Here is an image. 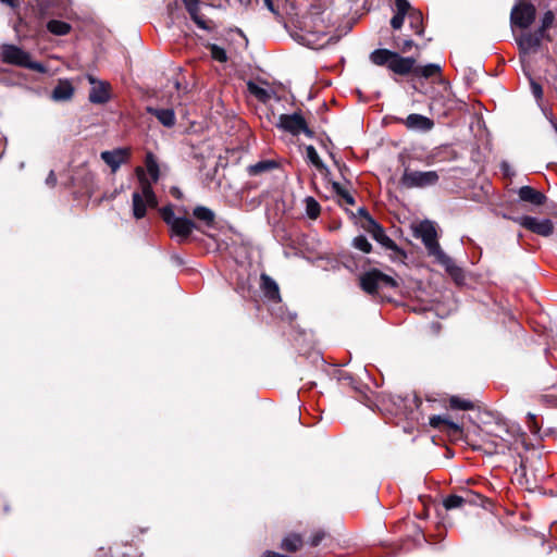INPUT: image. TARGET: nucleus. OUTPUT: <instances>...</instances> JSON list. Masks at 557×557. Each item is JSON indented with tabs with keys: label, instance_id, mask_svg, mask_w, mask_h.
<instances>
[{
	"label": "nucleus",
	"instance_id": "obj_1",
	"mask_svg": "<svg viewBox=\"0 0 557 557\" xmlns=\"http://www.w3.org/2000/svg\"><path fill=\"white\" fill-rule=\"evenodd\" d=\"M369 59L374 65L385 66L389 72L401 77L430 79L442 76L441 65L435 63L420 65L417 63V58L404 57L386 48L373 50Z\"/></svg>",
	"mask_w": 557,
	"mask_h": 557
},
{
	"label": "nucleus",
	"instance_id": "obj_2",
	"mask_svg": "<svg viewBox=\"0 0 557 557\" xmlns=\"http://www.w3.org/2000/svg\"><path fill=\"white\" fill-rule=\"evenodd\" d=\"M0 57L1 61L5 64L24 67L38 73L47 72V67L42 63L33 61L27 51L15 45L3 44L1 46Z\"/></svg>",
	"mask_w": 557,
	"mask_h": 557
},
{
	"label": "nucleus",
	"instance_id": "obj_3",
	"mask_svg": "<svg viewBox=\"0 0 557 557\" xmlns=\"http://www.w3.org/2000/svg\"><path fill=\"white\" fill-rule=\"evenodd\" d=\"M360 288L369 294L376 295L383 288H397L398 283L379 269H370L359 276Z\"/></svg>",
	"mask_w": 557,
	"mask_h": 557
},
{
	"label": "nucleus",
	"instance_id": "obj_4",
	"mask_svg": "<svg viewBox=\"0 0 557 557\" xmlns=\"http://www.w3.org/2000/svg\"><path fill=\"white\" fill-rule=\"evenodd\" d=\"M361 227L385 249L393 251L395 253L394 259L404 260L407 258L406 251L398 247L397 244L386 235L384 227L379 222L375 220L361 222Z\"/></svg>",
	"mask_w": 557,
	"mask_h": 557
},
{
	"label": "nucleus",
	"instance_id": "obj_5",
	"mask_svg": "<svg viewBox=\"0 0 557 557\" xmlns=\"http://www.w3.org/2000/svg\"><path fill=\"white\" fill-rule=\"evenodd\" d=\"M413 235L416 238H420L422 240L430 256L436 258L444 252L440 246L435 226L431 221H422L417 227H414Z\"/></svg>",
	"mask_w": 557,
	"mask_h": 557
},
{
	"label": "nucleus",
	"instance_id": "obj_6",
	"mask_svg": "<svg viewBox=\"0 0 557 557\" xmlns=\"http://www.w3.org/2000/svg\"><path fill=\"white\" fill-rule=\"evenodd\" d=\"M276 127L294 135L298 136L304 133L307 137L313 138L314 132L308 127L305 117L300 112H294L293 114H281Z\"/></svg>",
	"mask_w": 557,
	"mask_h": 557
},
{
	"label": "nucleus",
	"instance_id": "obj_7",
	"mask_svg": "<svg viewBox=\"0 0 557 557\" xmlns=\"http://www.w3.org/2000/svg\"><path fill=\"white\" fill-rule=\"evenodd\" d=\"M440 180L436 171H410L406 169L400 177L399 184L405 188H424L435 185Z\"/></svg>",
	"mask_w": 557,
	"mask_h": 557
},
{
	"label": "nucleus",
	"instance_id": "obj_8",
	"mask_svg": "<svg viewBox=\"0 0 557 557\" xmlns=\"http://www.w3.org/2000/svg\"><path fill=\"white\" fill-rule=\"evenodd\" d=\"M71 183L82 196L90 198L96 191L95 175L85 165L77 166L73 171Z\"/></svg>",
	"mask_w": 557,
	"mask_h": 557
},
{
	"label": "nucleus",
	"instance_id": "obj_9",
	"mask_svg": "<svg viewBox=\"0 0 557 557\" xmlns=\"http://www.w3.org/2000/svg\"><path fill=\"white\" fill-rule=\"evenodd\" d=\"M535 17V5L530 2L521 1L511 9L510 23L521 29H527L533 24Z\"/></svg>",
	"mask_w": 557,
	"mask_h": 557
},
{
	"label": "nucleus",
	"instance_id": "obj_10",
	"mask_svg": "<svg viewBox=\"0 0 557 557\" xmlns=\"http://www.w3.org/2000/svg\"><path fill=\"white\" fill-rule=\"evenodd\" d=\"M515 221L525 230L544 237L550 236L555 228L554 223L549 219L539 221L534 216L523 215L517 218Z\"/></svg>",
	"mask_w": 557,
	"mask_h": 557
},
{
	"label": "nucleus",
	"instance_id": "obj_11",
	"mask_svg": "<svg viewBox=\"0 0 557 557\" xmlns=\"http://www.w3.org/2000/svg\"><path fill=\"white\" fill-rule=\"evenodd\" d=\"M92 85L89 90L88 99L94 104H104L111 99V85L106 81H99L92 75L87 76Z\"/></svg>",
	"mask_w": 557,
	"mask_h": 557
},
{
	"label": "nucleus",
	"instance_id": "obj_12",
	"mask_svg": "<svg viewBox=\"0 0 557 557\" xmlns=\"http://www.w3.org/2000/svg\"><path fill=\"white\" fill-rule=\"evenodd\" d=\"M395 123L403 124L409 131L429 132L434 127V121L428 116L418 113H411L407 117L392 116Z\"/></svg>",
	"mask_w": 557,
	"mask_h": 557
},
{
	"label": "nucleus",
	"instance_id": "obj_13",
	"mask_svg": "<svg viewBox=\"0 0 557 557\" xmlns=\"http://www.w3.org/2000/svg\"><path fill=\"white\" fill-rule=\"evenodd\" d=\"M429 424L448 436L461 437L462 426L450 419L449 414H436L429 419Z\"/></svg>",
	"mask_w": 557,
	"mask_h": 557
},
{
	"label": "nucleus",
	"instance_id": "obj_14",
	"mask_svg": "<svg viewBox=\"0 0 557 557\" xmlns=\"http://www.w3.org/2000/svg\"><path fill=\"white\" fill-rule=\"evenodd\" d=\"M194 230H199V227L188 218H178L170 226L171 236H175L178 244L187 242Z\"/></svg>",
	"mask_w": 557,
	"mask_h": 557
},
{
	"label": "nucleus",
	"instance_id": "obj_15",
	"mask_svg": "<svg viewBox=\"0 0 557 557\" xmlns=\"http://www.w3.org/2000/svg\"><path fill=\"white\" fill-rule=\"evenodd\" d=\"M186 11L188 12L191 21L201 29L212 32L215 29V24L212 20L205 18L200 14L199 3L200 0H182Z\"/></svg>",
	"mask_w": 557,
	"mask_h": 557
},
{
	"label": "nucleus",
	"instance_id": "obj_16",
	"mask_svg": "<svg viewBox=\"0 0 557 557\" xmlns=\"http://www.w3.org/2000/svg\"><path fill=\"white\" fill-rule=\"evenodd\" d=\"M100 157L103 162L110 166L112 173H115L123 163L129 160L131 150L128 148L106 150L101 152Z\"/></svg>",
	"mask_w": 557,
	"mask_h": 557
},
{
	"label": "nucleus",
	"instance_id": "obj_17",
	"mask_svg": "<svg viewBox=\"0 0 557 557\" xmlns=\"http://www.w3.org/2000/svg\"><path fill=\"white\" fill-rule=\"evenodd\" d=\"M260 288L268 300L273 302L282 300L277 283L267 273L260 275Z\"/></svg>",
	"mask_w": 557,
	"mask_h": 557
},
{
	"label": "nucleus",
	"instance_id": "obj_18",
	"mask_svg": "<svg viewBox=\"0 0 557 557\" xmlns=\"http://www.w3.org/2000/svg\"><path fill=\"white\" fill-rule=\"evenodd\" d=\"M435 259L441 265L445 268V271L456 283H461L465 280L462 269L458 267L448 255L442 252Z\"/></svg>",
	"mask_w": 557,
	"mask_h": 557
},
{
	"label": "nucleus",
	"instance_id": "obj_19",
	"mask_svg": "<svg viewBox=\"0 0 557 557\" xmlns=\"http://www.w3.org/2000/svg\"><path fill=\"white\" fill-rule=\"evenodd\" d=\"M520 54L527 55L536 52L542 42L536 35L532 33H523L520 37L516 38Z\"/></svg>",
	"mask_w": 557,
	"mask_h": 557
},
{
	"label": "nucleus",
	"instance_id": "obj_20",
	"mask_svg": "<svg viewBox=\"0 0 557 557\" xmlns=\"http://www.w3.org/2000/svg\"><path fill=\"white\" fill-rule=\"evenodd\" d=\"M74 87L69 79H60L53 88L51 98L54 101H69L74 96Z\"/></svg>",
	"mask_w": 557,
	"mask_h": 557
},
{
	"label": "nucleus",
	"instance_id": "obj_21",
	"mask_svg": "<svg viewBox=\"0 0 557 557\" xmlns=\"http://www.w3.org/2000/svg\"><path fill=\"white\" fill-rule=\"evenodd\" d=\"M519 198L524 201L535 206H543L546 202V196L536 190L531 186H522L518 191Z\"/></svg>",
	"mask_w": 557,
	"mask_h": 557
},
{
	"label": "nucleus",
	"instance_id": "obj_22",
	"mask_svg": "<svg viewBox=\"0 0 557 557\" xmlns=\"http://www.w3.org/2000/svg\"><path fill=\"white\" fill-rule=\"evenodd\" d=\"M146 111L156 116L157 120L165 127H173L175 125L176 117L173 109L147 107Z\"/></svg>",
	"mask_w": 557,
	"mask_h": 557
},
{
	"label": "nucleus",
	"instance_id": "obj_23",
	"mask_svg": "<svg viewBox=\"0 0 557 557\" xmlns=\"http://www.w3.org/2000/svg\"><path fill=\"white\" fill-rule=\"evenodd\" d=\"M338 380L350 385L358 393V396H356V398L367 407L372 408L373 403L370 396L366 391L359 388V382H357L351 374L347 372H341Z\"/></svg>",
	"mask_w": 557,
	"mask_h": 557
},
{
	"label": "nucleus",
	"instance_id": "obj_24",
	"mask_svg": "<svg viewBox=\"0 0 557 557\" xmlns=\"http://www.w3.org/2000/svg\"><path fill=\"white\" fill-rule=\"evenodd\" d=\"M305 29L309 33H324L326 26L321 17V12L311 10L304 21Z\"/></svg>",
	"mask_w": 557,
	"mask_h": 557
},
{
	"label": "nucleus",
	"instance_id": "obj_25",
	"mask_svg": "<svg viewBox=\"0 0 557 557\" xmlns=\"http://www.w3.org/2000/svg\"><path fill=\"white\" fill-rule=\"evenodd\" d=\"M280 168V163L275 160H261L255 164H250L247 168V172L250 176H258L263 173L271 172Z\"/></svg>",
	"mask_w": 557,
	"mask_h": 557
},
{
	"label": "nucleus",
	"instance_id": "obj_26",
	"mask_svg": "<svg viewBox=\"0 0 557 557\" xmlns=\"http://www.w3.org/2000/svg\"><path fill=\"white\" fill-rule=\"evenodd\" d=\"M302 544L304 541L300 534L289 533L282 540L280 548L288 553H296L301 548Z\"/></svg>",
	"mask_w": 557,
	"mask_h": 557
},
{
	"label": "nucleus",
	"instance_id": "obj_27",
	"mask_svg": "<svg viewBox=\"0 0 557 557\" xmlns=\"http://www.w3.org/2000/svg\"><path fill=\"white\" fill-rule=\"evenodd\" d=\"M193 215L198 221L203 222L208 227H213L215 224V213L208 207H195L193 210Z\"/></svg>",
	"mask_w": 557,
	"mask_h": 557
},
{
	"label": "nucleus",
	"instance_id": "obj_28",
	"mask_svg": "<svg viewBox=\"0 0 557 557\" xmlns=\"http://www.w3.org/2000/svg\"><path fill=\"white\" fill-rule=\"evenodd\" d=\"M133 215L136 220H140L147 214V203L139 191L132 195Z\"/></svg>",
	"mask_w": 557,
	"mask_h": 557
},
{
	"label": "nucleus",
	"instance_id": "obj_29",
	"mask_svg": "<svg viewBox=\"0 0 557 557\" xmlns=\"http://www.w3.org/2000/svg\"><path fill=\"white\" fill-rule=\"evenodd\" d=\"M409 26L416 35L422 36L424 34L423 14L420 10L416 9L407 16Z\"/></svg>",
	"mask_w": 557,
	"mask_h": 557
},
{
	"label": "nucleus",
	"instance_id": "obj_30",
	"mask_svg": "<svg viewBox=\"0 0 557 557\" xmlns=\"http://www.w3.org/2000/svg\"><path fill=\"white\" fill-rule=\"evenodd\" d=\"M47 14V9L39 4L37 10L38 23L36 25H30V23L26 22L23 17H18L20 25L26 27L27 32L32 35L39 34L41 32V21L45 18Z\"/></svg>",
	"mask_w": 557,
	"mask_h": 557
},
{
	"label": "nucleus",
	"instance_id": "obj_31",
	"mask_svg": "<svg viewBox=\"0 0 557 557\" xmlns=\"http://www.w3.org/2000/svg\"><path fill=\"white\" fill-rule=\"evenodd\" d=\"M392 47L395 49L394 51L398 52L400 55L409 52L413 47L419 49V46L416 45L412 39H401L399 36H393Z\"/></svg>",
	"mask_w": 557,
	"mask_h": 557
},
{
	"label": "nucleus",
	"instance_id": "obj_32",
	"mask_svg": "<svg viewBox=\"0 0 557 557\" xmlns=\"http://www.w3.org/2000/svg\"><path fill=\"white\" fill-rule=\"evenodd\" d=\"M136 174H137V177H138V181L140 183V194L143 196V198H151V196L153 194H156L153 191V188H152V185H151V182H149V180L146 177V174L143 170V168L138 166L136 168Z\"/></svg>",
	"mask_w": 557,
	"mask_h": 557
},
{
	"label": "nucleus",
	"instance_id": "obj_33",
	"mask_svg": "<svg viewBox=\"0 0 557 557\" xmlns=\"http://www.w3.org/2000/svg\"><path fill=\"white\" fill-rule=\"evenodd\" d=\"M47 29L55 36H64L71 32L72 27L64 21L51 20L47 23Z\"/></svg>",
	"mask_w": 557,
	"mask_h": 557
},
{
	"label": "nucleus",
	"instance_id": "obj_34",
	"mask_svg": "<svg viewBox=\"0 0 557 557\" xmlns=\"http://www.w3.org/2000/svg\"><path fill=\"white\" fill-rule=\"evenodd\" d=\"M460 492L463 497L465 506H483L484 502L486 500V498L483 495L471 490L461 488Z\"/></svg>",
	"mask_w": 557,
	"mask_h": 557
},
{
	"label": "nucleus",
	"instance_id": "obj_35",
	"mask_svg": "<svg viewBox=\"0 0 557 557\" xmlns=\"http://www.w3.org/2000/svg\"><path fill=\"white\" fill-rule=\"evenodd\" d=\"M447 406L451 410H463V411H467V410H473L474 409V404L471 400L461 398L459 396H450L448 398V405Z\"/></svg>",
	"mask_w": 557,
	"mask_h": 557
},
{
	"label": "nucleus",
	"instance_id": "obj_36",
	"mask_svg": "<svg viewBox=\"0 0 557 557\" xmlns=\"http://www.w3.org/2000/svg\"><path fill=\"white\" fill-rule=\"evenodd\" d=\"M145 164L152 183H157L160 177V169L154 156L151 152L147 153Z\"/></svg>",
	"mask_w": 557,
	"mask_h": 557
},
{
	"label": "nucleus",
	"instance_id": "obj_37",
	"mask_svg": "<svg viewBox=\"0 0 557 557\" xmlns=\"http://www.w3.org/2000/svg\"><path fill=\"white\" fill-rule=\"evenodd\" d=\"M247 89L252 96H255L259 101L263 103L268 102L271 99V94L269 90L260 87L251 81L247 83Z\"/></svg>",
	"mask_w": 557,
	"mask_h": 557
},
{
	"label": "nucleus",
	"instance_id": "obj_38",
	"mask_svg": "<svg viewBox=\"0 0 557 557\" xmlns=\"http://www.w3.org/2000/svg\"><path fill=\"white\" fill-rule=\"evenodd\" d=\"M332 188L334 193L341 198L338 203L342 206L343 202L354 206L355 205V198L354 196L345 189L338 182L332 183Z\"/></svg>",
	"mask_w": 557,
	"mask_h": 557
},
{
	"label": "nucleus",
	"instance_id": "obj_39",
	"mask_svg": "<svg viewBox=\"0 0 557 557\" xmlns=\"http://www.w3.org/2000/svg\"><path fill=\"white\" fill-rule=\"evenodd\" d=\"M443 506L446 510L463 508L465 504L461 493L448 495L446 498H444Z\"/></svg>",
	"mask_w": 557,
	"mask_h": 557
},
{
	"label": "nucleus",
	"instance_id": "obj_40",
	"mask_svg": "<svg viewBox=\"0 0 557 557\" xmlns=\"http://www.w3.org/2000/svg\"><path fill=\"white\" fill-rule=\"evenodd\" d=\"M306 202V213L309 219L315 220L321 213V206L313 197H307L305 199Z\"/></svg>",
	"mask_w": 557,
	"mask_h": 557
},
{
	"label": "nucleus",
	"instance_id": "obj_41",
	"mask_svg": "<svg viewBox=\"0 0 557 557\" xmlns=\"http://www.w3.org/2000/svg\"><path fill=\"white\" fill-rule=\"evenodd\" d=\"M307 159L311 162L317 170H324L325 164L319 157L315 148L312 145L306 147Z\"/></svg>",
	"mask_w": 557,
	"mask_h": 557
},
{
	"label": "nucleus",
	"instance_id": "obj_42",
	"mask_svg": "<svg viewBox=\"0 0 557 557\" xmlns=\"http://www.w3.org/2000/svg\"><path fill=\"white\" fill-rule=\"evenodd\" d=\"M207 48L210 50V54L213 60L220 63H224L227 61V54L224 48L215 44H209Z\"/></svg>",
	"mask_w": 557,
	"mask_h": 557
},
{
	"label": "nucleus",
	"instance_id": "obj_43",
	"mask_svg": "<svg viewBox=\"0 0 557 557\" xmlns=\"http://www.w3.org/2000/svg\"><path fill=\"white\" fill-rule=\"evenodd\" d=\"M352 246L364 253H370L372 251V245L364 235L355 237L352 240Z\"/></svg>",
	"mask_w": 557,
	"mask_h": 557
},
{
	"label": "nucleus",
	"instance_id": "obj_44",
	"mask_svg": "<svg viewBox=\"0 0 557 557\" xmlns=\"http://www.w3.org/2000/svg\"><path fill=\"white\" fill-rule=\"evenodd\" d=\"M160 215L168 226H171L178 219L175 216L173 205L171 203L160 209Z\"/></svg>",
	"mask_w": 557,
	"mask_h": 557
},
{
	"label": "nucleus",
	"instance_id": "obj_45",
	"mask_svg": "<svg viewBox=\"0 0 557 557\" xmlns=\"http://www.w3.org/2000/svg\"><path fill=\"white\" fill-rule=\"evenodd\" d=\"M395 8L397 13L404 14L406 16H408L412 10H416L411 7L408 0H395Z\"/></svg>",
	"mask_w": 557,
	"mask_h": 557
},
{
	"label": "nucleus",
	"instance_id": "obj_46",
	"mask_svg": "<svg viewBox=\"0 0 557 557\" xmlns=\"http://www.w3.org/2000/svg\"><path fill=\"white\" fill-rule=\"evenodd\" d=\"M529 79H530V88H531V91H532L534 98L537 101H541L544 96L542 85L539 82H536L535 79H533L532 77H529Z\"/></svg>",
	"mask_w": 557,
	"mask_h": 557
},
{
	"label": "nucleus",
	"instance_id": "obj_47",
	"mask_svg": "<svg viewBox=\"0 0 557 557\" xmlns=\"http://www.w3.org/2000/svg\"><path fill=\"white\" fill-rule=\"evenodd\" d=\"M527 418H528L527 424H528L529 431L533 434H537L541 430V425L537 422L536 416L532 414V413H528Z\"/></svg>",
	"mask_w": 557,
	"mask_h": 557
},
{
	"label": "nucleus",
	"instance_id": "obj_48",
	"mask_svg": "<svg viewBox=\"0 0 557 557\" xmlns=\"http://www.w3.org/2000/svg\"><path fill=\"white\" fill-rule=\"evenodd\" d=\"M329 156L333 160L334 164L337 166L342 177L345 180L346 178V173L349 172V168L346 165V163L341 162L339 160H337L335 154L332 151H329Z\"/></svg>",
	"mask_w": 557,
	"mask_h": 557
},
{
	"label": "nucleus",
	"instance_id": "obj_49",
	"mask_svg": "<svg viewBox=\"0 0 557 557\" xmlns=\"http://www.w3.org/2000/svg\"><path fill=\"white\" fill-rule=\"evenodd\" d=\"M554 21H555V14L553 11L548 10L544 13V15L541 20V25L543 26V28L549 29L553 26Z\"/></svg>",
	"mask_w": 557,
	"mask_h": 557
},
{
	"label": "nucleus",
	"instance_id": "obj_50",
	"mask_svg": "<svg viewBox=\"0 0 557 557\" xmlns=\"http://www.w3.org/2000/svg\"><path fill=\"white\" fill-rule=\"evenodd\" d=\"M406 15L395 12L394 16L391 20V26L394 29H400L404 25Z\"/></svg>",
	"mask_w": 557,
	"mask_h": 557
},
{
	"label": "nucleus",
	"instance_id": "obj_51",
	"mask_svg": "<svg viewBox=\"0 0 557 557\" xmlns=\"http://www.w3.org/2000/svg\"><path fill=\"white\" fill-rule=\"evenodd\" d=\"M547 28H543L541 25L536 30H534L532 34L536 35L539 40L542 42L543 39H546L548 41H552L550 35L547 33Z\"/></svg>",
	"mask_w": 557,
	"mask_h": 557
},
{
	"label": "nucleus",
	"instance_id": "obj_52",
	"mask_svg": "<svg viewBox=\"0 0 557 557\" xmlns=\"http://www.w3.org/2000/svg\"><path fill=\"white\" fill-rule=\"evenodd\" d=\"M263 2H264V5L268 8V10L270 12H272L277 20L282 18V15H281V13L278 11V7L275 5L273 0H263Z\"/></svg>",
	"mask_w": 557,
	"mask_h": 557
},
{
	"label": "nucleus",
	"instance_id": "obj_53",
	"mask_svg": "<svg viewBox=\"0 0 557 557\" xmlns=\"http://www.w3.org/2000/svg\"><path fill=\"white\" fill-rule=\"evenodd\" d=\"M325 537V533L324 531H317L310 539V545L312 547H317L320 545V543L323 541V539Z\"/></svg>",
	"mask_w": 557,
	"mask_h": 557
},
{
	"label": "nucleus",
	"instance_id": "obj_54",
	"mask_svg": "<svg viewBox=\"0 0 557 557\" xmlns=\"http://www.w3.org/2000/svg\"><path fill=\"white\" fill-rule=\"evenodd\" d=\"M357 215L363 219L362 222H369V220H374L366 207H360L357 210Z\"/></svg>",
	"mask_w": 557,
	"mask_h": 557
},
{
	"label": "nucleus",
	"instance_id": "obj_55",
	"mask_svg": "<svg viewBox=\"0 0 557 557\" xmlns=\"http://www.w3.org/2000/svg\"><path fill=\"white\" fill-rule=\"evenodd\" d=\"M403 400L404 401H409L410 404H412L414 406L416 409H419L420 406L422 405L421 398L419 396H417L416 394L412 395L411 397L407 396Z\"/></svg>",
	"mask_w": 557,
	"mask_h": 557
},
{
	"label": "nucleus",
	"instance_id": "obj_56",
	"mask_svg": "<svg viewBox=\"0 0 557 557\" xmlns=\"http://www.w3.org/2000/svg\"><path fill=\"white\" fill-rule=\"evenodd\" d=\"M178 10V2L177 0L171 1L166 4V12L168 14L173 17L175 15V12Z\"/></svg>",
	"mask_w": 557,
	"mask_h": 557
},
{
	"label": "nucleus",
	"instance_id": "obj_57",
	"mask_svg": "<svg viewBox=\"0 0 557 557\" xmlns=\"http://www.w3.org/2000/svg\"><path fill=\"white\" fill-rule=\"evenodd\" d=\"M500 170H502L503 174H504L505 176H507V177H510V176H512V175L515 174V173L511 171V166H510V165H509V163H508V162H506V161H503V162L500 163Z\"/></svg>",
	"mask_w": 557,
	"mask_h": 557
},
{
	"label": "nucleus",
	"instance_id": "obj_58",
	"mask_svg": "<svg viewBox=\"0 0 557 557\" xmlns=\"http://www.w3.org/2000/svg\"><path fill=\"white\" fill-rule=\"evenodd\" d=\"M119 191L117 189L113 190L110 194L104 193L100 199L98 200V205H100L102 201H110L113 200L117 196Z\"/></svg>",
	"mask_w": 557,
	"mask_h": 557
},
{
	"label": "nucleus",
	"instance_id": "obj_59",
	"mask_svg": "<svg viewBox=\"0 0 557 557\" xmlns=\"http://www.w3.org/2000/svg\"><path fill=\"white\" fill-rule=\"evenodd\" d=\"M46 184L50 187H54L55 184H57V176H55V173L53 171H50V173L48 174L47 178H46Z\"/></svg>",
	"mask_w": 557,
	"mask_h": 557
},
{
	"label": "nucleus",
	"instance_id": "obj_60",
	"mask_svg": "<svg viewBox=\"0 0 557 557\" xmlns=\"http://www.w3.org/2000/svg\"><path fill=\"white\" fill-rule=\"evenodd\" d=\"M145 200L148 208L154 209L158 207V199L156 194H153L151 198H145Z\"/></svg>",
	"mask_w": 557,
	"mask_h": 557
},
{
	"label": "nucleus",
	"instance_id": "obj_61",
	"mask_svg": "<svg viewBox=\"0 0 557 557\" xmlns=\"http://www.w3.org/2000/svg\"><path fill=\"white\" fill-rule=\"evenodd\" d=\"M2 3H5L13 10H16L20 8V1L18 0H0Z\"/></svg>",
	"mask_w": 557,
	"mask_h": 557
},
{
	"label": "nucleus",
	"instance_id": "obj_62",
	"mask_svg": "<svg viewBox=\"0 0 557 557\" xmlns=\"http://www.w3.org/2000/svg\"><path fill=\"white\" fill-rule=\"evenodd\" d=\"M320 144L322 145V147H324V148L327 150V152H329V151H331V150L329 149V146L334 147V145H333V143H332L331 138H330V137H327V136L325 137V139L321 138V139H320Z\"/></svg>",
	"mask_w": 557,
	"mask_h": 557
},
{
	"label": "nucleus",
	"instance_id": "obj_63",
	"mask_svg": "<svg viewBox=\"0 0 557 557\" xmlns=\"http://www.w3.org/2000/svg\"><path fill=\"white\" fill-rule=\"evenodd\" d=\"M323 176L324 178L329 182V183H333V181L331 180V172L329 170V168L325 165V169L324 170H318Z\"/></svg>",
	"mask_w": 557,
	"mask_h": 557
},
{
	"label": "nucleus",
	"instance_id": "obj_64",
	"mask_svg": "<svg viewBox=\"0 0 557 557\" xmlns=\"http://www.w3.org/2000/svg\"><path fill=\"white\" fill-rule=\"evenodd\" d=\"M171 194H172L173 197H175L177 199L182 198V193H181V190L177 187H173L171 189Z\"/></svg>",
	"mask_w": 557,
	"mask_h": 557
}]
</instances>
